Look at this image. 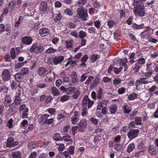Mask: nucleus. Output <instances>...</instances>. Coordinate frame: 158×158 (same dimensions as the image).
Masks as SVG:
<instances>
[{"label":"nucleus","instance_id":"nucleus-1","mask_svg":"<svg viewBox=\"0 0 158 158\" xmlns=\"http://www.w3.org/2000/svg\"><path fill=\"white\" fill-rule=\"evenodd\" d=\"M77 14L74 18L75 22H77L79 19L84 21L87 20L88 15L87 13V10L86 9H84L83 7L77 9Z\"/></svg>","mask_w":158,"mask_h":158},{"label":"nucleus","instance_id":"nucleus-2","mask_svg":"<svg viewBox=\"0 0 158 158\" xmlns=\"http://www.w3.org/2000/svg\"><path fill=\"white\" fill-rule=\"evenodd\" d=\"M44 49L43 46L39 44L34 43L32 45L29 50L31 53L39 54L42 52Z\"/></svg>","mask_w":158,"mask_h":158},{"label":"nucleus","instance_id":"nucleus-3","mask_svg":"<svg viewBox=\"0 0 158 158\" xmlns=\"http://www.w3.org/2000/svg\"><path fill=\"white\" fill-rule=\"evenodd\" d=\"M11 76V74L9 70L4 69L2 70L1 73V77L3 81L6 82L10 80Z\"/></svg>","mask_w":158,"mask_h":158},{"label":"nucleus","instance_id":"nucleus-4","mask_svg":"<svg viewBox=\"0 0 158 158\" xmlns=\"http://www.w3.org/2000/svg\"><path fill=\"white\" fill-rule=\"evenodd\" d=\"M143 7L142 5L135 6L133 11L135 14H138L141 17L144 16L145 15V10Z\"/></svg>","mask_w":158,"mask_h":158},{"label":"nucleus","instance_id":"nucleus-5","mask_svg":"<svg viewBox=\"0 0 158 158\" xmlns=\"http://www.w3.org/2000/svg\"><path fill=\"white\" fill-rule=\"evenodd\" d=\"M19 142L18 141H14V138L13 137H9L7 139L6 147V148H11L18 145Z\"/></svg>","mask_w":158,"mask_h":158},{"label":"nucleus","instance_id":"nucleus-6","mask_svg":"<svg viewBox=\"0 0 158 158\" xmlns=\"http://www.w3.org/2000/svg\"><path fill=\"white\" fill-rule=\"evenodd\" d=\"M87 123L85 119H81L80 122L77 125L78 127V131L81 132H85L86 129Z\"/></svg>","mask_w":158,"mask_h":158},{"label":"nucleus","instance_id":"nucleus-7","mask_svg":"<svg viewBox=\"0 0 158 158\" xmlns=\"http://www.w3.org/2000/svg\"><path fill=\"white\" fill-rule=\"evenodd\" d=\"M139 132V130L138 129H131L127 134L128 137L130 140H132L138 136Z\"/></svg>","mask_w":158,"mask_h":158},{"label":"nucleus","instance_id":"nucleus-8","mask_svg":"<svg viewBox=\"0 0 158 158\" xmlns=\"http://www.w3.org/2000/svg\"><path fill=\"white\" fill-rule=\"evenodd\" d=\"M33 41L32 38L29 36H25L21 39V42L23 44L26 45H30Z\"/></svg>","mask_w":158,"mask_h":158},{"label":"nucleus","instance_id":"nucleus-9","mask_svg":"<svg viewBox=\"0 0 158 158\" xmlns=\"http://www.w3.org/2000/svg\"><path fill=\"white\" fill-rule=\"evenodd\" d=\"M52 59L54 65H57L59 64H61L63 61L64 58L63 56H60L52 57Z\"/></svg>","mask_w":158,"mask_h":158},{"label":"nucleus","instance_id":"nucleus-10","mask_svg":"<svg viewBox=\"0 0 158 158\" xmlns=\"http://www.w3.org/2000/svg\"><path fill=\"white\" fill-rule=\"evenodd\" d=\"M50 8L46 2L43 1L41 2L40 5V10L41 11L44 12H47L50 10Z\"/></svg>","mask_w":158,"mask_h":158},{"label":"nucleus","instance_id":"nucleus-11","mask_svg":"<svg viewBox=\"0 0 158 158\" xmlns=\"http://www.w3.org/2000/svg\"><path fill=\"white\" fill-rule=\"evenodd\" d=\"M108 102L109 101L107 100H104L102 99H99V103L97 107V110L101 109V108L104 105L106 106Z\"/></svg>","mask_w":158,"mask_h":158},{"label":"nucleus","instance_id":"nucleus-12","mask_svg":"<svg viewBox=\"0 0 158 158\" xmlns=\"http://www.w3.org/2000/svg\"><path fill=\"white\" fill-rule=\"evenodd\" d=\"M155 66V65L152 64L151 61L148 62L146 65V71H149L153 73Z\"/></svg>","mask_w":158,"mask_h":158},{"label":"nucleus","instance_id":"nucleus-13","mask_svg":"<svg viewBox=\"0 0 158 158\" xmlns=\"http://www.w3.org/2000/svg\"><path fill=\"white\" fill-rule=\"evenodd\" d=\"M49 30L48 28H43L40 29L39 30V34L42 37H44L49 33Z\"/></svg>","mask_w":158,"mask_h":158},{"label":"nucleus","instance_id":"nucleus-14","mask_svg":"<svg viewBox=\"0 0 158 158\" xmlns=\"http://www.w3.org/2000/svg\"><path fill=\"white\" fill-rule=\"evenodd\" d=\"M103 137L99 135H97L94 138L93 140V142L95 145H98L99 146L101 144V141L103 139Z\"/></svg>","mask_w":158,"mask_h":158},{"label":"nucleus","instance_id":"nucleus-15","mask_svg":"<svg viewBox=\"0 0 158 158\" xmlns=\"http://www.w3.org/2000/svg\"><path fill=\"white\" fill-rule=\"evenodd\" d=\"M47 70L46 69V68L44 67H39L37 71L38 74L42 77H44L46 74V72Z\"/></svg>","mask_w":158,"mask_h":158},{"label":"nucleus","instance_id":"nucleus-16","mask_svg":"<svg viewBox=\"0 0 158 158\" xmlns=\"http://www.w3.org/2000/svg\"><path fill=\"white\" fill-rule=\"evenodd\" d=\"M12 100L10 95H8L6 96L4 102L5 106L6 107L10 106V104Z\"/></svg>","mask_w":158,"mask_h":158},{"label":"nucleus","instance_id":"nucleus-17","mask_svg":"<svg viewBox=\"0 0 158 158\" xmlns=\"http://www.w3.org/2000/svg\"><path fill=\"white\" fill-rule=\"evenodd\" d=\"M49 115L47 114H45L40 117L38 119V122L40 124H41L44 121H46L47 119H48L49 117Z\"/></svg>","mask_w":158,"mask_h":158},{"label":"nucleus","instance_id":"nucleus-18","mask_svg":"<svg viewBox=\"0 0 158 158\" xmlns=\"http://www.w3.org/2000/svg\"><path fill=\"white\" fill-rule=\"evenodd\" d=\"M27 146L29 149H31L36 148L37 147H38V146H37L36 142L33 141L29 143Z\"/></svg>","mask_w":158,"mask_h":158},{"label":"nucleus","instance_id":"nucleus-19","mask_svg":"<svg viewBox=\"0 0 158 158\" xmlns=\"http://www.w3.org/2000/svg\"><path fill=\"white\" fill-rule=\"evenodd\" d=\"M12 156L13 158H21L22 154L19 151L12 152Z\"/></svg>","mask_w":158,"mask_h":158},{"label":"nucleus","instance_id":"nucleus-20","mask_svg":"<svg viewBox=\"0 0 158 158\" xmlns=\"http://www.w3.org/2000/svg\"><path fill=\"white\" fill-rule=\"evenodd\" d=\"M110 110V114H114L117 111V108L116 104H112L111 105L109 108Z\"/></svg>","mask_w":158,"mask_h":158},{"label":"nucleus","instance_id":"nucleus-21","mask_svg":"<svg viewBox=\"0 0 158 158\" xmlns=\"http://www.w3.org/2000/svg\"><path fill=\"white\" fill-rule=\"evenodd\" d=\"M99 78L98 77L96 78L94 82H93L91 85H90L89 88L91 89H93L94 88L97 87V85L99 82Z\"/></svg>","mask_w":158,"mask_h":158},{"label":"nucleus","instance_id":"nucleus-22","mask_svg":"<svg viewBox=\"0 0 158 158\" xmlns=\"http://www.w3.org/2000/svg\"><path fill=\"white\" fill-rule=\"evenodd\" d=\"M156 149L155 148V147L154 145H150L149 146L148 150L149 152L151 155L152 154H156Z\"/></svg>","mask_w":158,"mask_h":158},{"label":"nucleus","instance_id":"nucleus-23","mask_svg":"<svg viewBox=\"0 0 158 158\" xmlns=\"http://www.w3.org/2000/svg\"><path fill=\"white\" fill-rule=\"evenodd\" d=\"M137 148L138 149L144 152L147 149V147L144 146V144L143 142L139 144L137 146Z\"/></svg>","mask_w":158,"mask_h":158},{"label":"nucleus","instance_id":"nucleus-24","mask_svg":"<svg viewBox=\"0 0 158 158\" xmlns=\"http://www.w3.org/2000/svg\"><path fill=\"white\" fill-rule=\"evenodd\" d=\"M23 76L22 75L21 73H18L15 74V78L16 80L18 81H20L21 80L23 79Z\"/></svg>","mask_w":158,"mask_h":158},{"label":"nucleus","instance_id":"nucleus-25","mask_svg":"<svg viewBox=\"0 0 158 158\" xmlns=\"http://www.w3.org/2000/svg\"><path fill=\"white\" fill-rule=\"evenodd\" d=\"M77 88L76 87L67 88L66 90V94H71Z\"/></svg>","mask_w":158,"mask_h":158},{"label":"nucleus","instance_id":"nucleus-26","mask_svg":"<svg viewBox=\"0 0 158 158\" xmlns=\"http://www.w3.org/2000/svg\"><path fill=\"white\" fill-rule=\"evenodd\" d=\"M88 96L87 95L85 96L83 98L82 104V106L83 107L86 108L88 104Z\"/></svg>","mask_w":158,"mask_h":158},{"label":"nucleus","instance_id":"nucleus-27","mask_svg":"<svg viewBox=\"0 0 158 158\" xmlns=\"http://www.w3.org/2000/svg\"><path fill=\"white\" fill-rule=\"evenodd\" d=\"M29 72V69L27 68H23L21 70V73L23 76L26 74H28Z\"/></svg>","mask_w":158,"mask_h":158},{"label":"nucleus","instance_id":"nucleus-28","mask_svg":"<svg viewBox=\"0 0 158 158\" xmlns=\"http://www.w3.org/2000/svg\"><path fill=\"white\" fill-rule=\"evenodd\" d=\"M135 148V144L134 143H130L128 145L127 149V152L128 153H130Z\"/></svg>","mask_w":158,"mask_h":158},{"label":"nucleus","instance_id":"nucleus-29","mask_svg":"<svg viewBox=\"0 0 158 158\" xmlns=\"http://www.w3.org/2000/svg\"><path fill=\"white\" fill-rule=\"evenodd\" d=\"M52 93L54 96H57L60 95V93L56 87H52Z\"/></svg>","mask_w":158,"mask_h":158},{"label":"nucleus","instance_id":"nucleus-30","mask_svg":"<svg viewBox=\"0 0 158 158\" xmlns=\"http://www.w3.org/2000/svg\"><path fill=\"white\" fill-rule=\"evenodd\" d=\"M135 122L137 125H141L142 124V118L139 117H136L135 119Z\"/></svg>","mask_w":158,"mask_h":158},{"label":"nucleus","instance_id":"nucleus-31","mask_svg":"<svg viewBox=\"0 0 158 158\" xmlns=\"http://www.w3.org/2000/svg\"><path fill=\"white\" fill-rule=\"evenodd\" d=\"M103 90L101 87H99L98 91L97 92V98L99 99H102V93Z\"/></svg>","mask_w":158,"mask_h":158},{"label":"nucleus","instance_id":"nucleus-32","mask_svg":"<svg viewBox=\"0 0 158 158\" xmlns=\"http://www.w3.org/2000/svg\"><path fill=\"white\" fill-rule=\"evenodd\" d=\"M54 139L55 141H62L63 139L61 138L59 134L56 133L54 135Z\"/></svg>","mask_w":158,"mask_h":158},{"label":"nucleus","instance_id":"nucleus-33","mask_svg":"<svg viewBox=\"0 0 158 158\" xmlns=\"http://www.w3.org/2000/svg\"><path fill=\"white\" fill-rule=\"evenodd\" d=\"M141 67V66H140L139 63H136L134 65L133 70L135 73H138L139 71V68Z\"/></svg>","mask_w":158,"mask_h":158},{"label":"nucleus","instance_id":"nucleus-34","mask_svg":"<svg viewBox=\"0 0 158 158\" xmlns=\"http://www.w3.org/2000/svg\"><path fill=\"white\" fill-rule=\"evenodd\" d=\"M64 13L69 16H71L73 15V11L70 9L67 8L65 9L64 10Z\"/></svg>","mask_w":158,"mask_h":158},{"label":"nucleus","instance_id":"nucleus-35","mask_svg":"<svg viewBox=\"0 0 158 158\" xmlns=\"http://www.w3.org/2000/svg\"><path fill=\"white\" fill-rule=\"evenodd\" d=\"M137 98V94L135 93H133L132 94L129 95L127 98L129 100H132L135 99Z\"/></svg>","mask_w":158,"mask_h":158},{"label":"nucleus","instance_id":"nucleus-36","mask_svg":"<svg viewBox=\"0 0 158 158\" xmlns=\"http://www.w3.org/2000/svg\"><path fill=\"white\" fill-rule=\"evenodd\" d=\"M114 148L116 151L118 152H121L122 151V147L119 143H116L114 145Z\"/></svg>","mask_w":158,"mask_h":158},{"label":"nucleus","instance_id":"nucleus-37","mask_svg":"<svg viewBox=\"0 0 158 158\" xmlns=\"http://www.w3.org/2000/svg\"><path fill=\"white\" fill-rule=\"evenodd\" d=\"M86 34H87L85 32L81 30L79 32L78 36L80 38L83 39L86 36Z\"/></svg>","mask_w":158,"mask_h":158},{"label":"nucleus","instance_id":"nucleus-38","mask_svg":"<svg viewBox=\"0 0 158 158\" xmlns=\"http://www.w3.org/2000/svg\"><path fill=\"white\" fill-rule=\"evenodd\" d=\"M123 111L124 113L127 114L131 111V110L129 106L126 105L123 107Z\"/></svg>","mask_w":158,"mask_h":158},{"label":"nucleus","instance_id":"nucleus-39","mask_svg":"<svg viewBox=\"0 0 158 158\" xmlns=\"http://www.w3.org/2000/svg\"><path fill=\"white\" fill-rule=\"evenodd\" d=\"M99 58V55L97 54L93 55H92L90 58V59L91 60V62L93 63H94L95 61Z\"/></svg>","mask_w":158,"mask_h":158},{"label":"nucleus","instance_id":"nucleus-40","mask_svg":"<svg viewBox=\"0 0 158 158\" xmlns=\"http://www.w3.org/2000/svg\"><path fill=\"white\" fill-rule=\"evenodd\" d=\"M10 54L11 57L13 60L16 57V53L14 48H13L11 49L10 51Z\"/></svg>","mask_w":158,"mask_h":158},{"label":"nucleus","instance_id":"nucleus-41","mask_svg":"<svg viewBox=\"0 0 158 158\" xmlns=\"http://www.w3.org/2000/svg\"><path fill=\"white\" fill-rule=\"evenodd\" d=\"M56 50L52 47H50L46 50L45 52L47 53H52L55 52Z\"/></svg>","mask_w":158,"mask_h":158},{"label":"nucleus","instance_id":"nucleus-42","mask_svg":"<svg viewBox=\"0 0 158 158\" xmlns=\"http://www.w3.org/2000/svg\"><path fill=\"white\" fill-rule=\"evenodd\" d=\"M114 38L116 40H118V38L120 36V32L119 30H116L114 31Z\"/></svg>","mask_w":158,"mask_h":158},{"label":"nucleus","instance_id":"nucleus-43","mask_svg":"<svg viewBox=\"0 0 158 158\" xmlns=\"http://www.w3.org/2000/svg\"><path fill=\"white\" fill-rule=\"evenodd\" d=\"M67 26L68 28L70 29H74L76 27V25L75 24L70 22H69L68 23Z\"/></svg>","mask_w":158,"mask_h":158},{"label":"nucleus","instance_id":"nucleus-44","mask_svg":"<svg viewBox=\"0 0 158 158\" xmlns=\"http://www.w3.org/2000/svg\"><path fill=\"white\" fill-rule=\"evenodd\" d=\"M87 2V0H79L77 2V4L82 6Z\"/></svg>","mask_w":158,"mask_h":158},{"label":"nucleus","instance_id":"nucleus-45","mask_svg":"<svg viewBox=\"0 0 158 158\" xmlns=\"http://www.w3.org/2000/svg\"><path fill=\"white\" fill-rule=\"evenodd\" d=\"M62 18V16L60 13H58L56 14L55 18L54 19V20L55 22L57 21H60Z\"/></svg>","mask_w":158,"mask_h":158},{"label":"nucleus","instance_id":"nucleus-46","mask_svg":"<svg viewBox=\"0 0 158 158\" xmlns=\"http://www.w3.org/2000/svg\"><path fill=\"white\" fill-rule=\"evenodd\" d=\"M143 25L141 24L140 25H138L136 23H134L132 26L133 28L134 29H141L143 27Z\"/></svg>","mask_w":158,"mask_h":158},{"label":"nucleus","instance_id":"nucleus-47","mask_svg":"<svg viewBox=\"0 0 158 158\" xmlns=\"http://www.w3.org/2000/svg\"><path fill=\"white\" fill-rule=\"evenodd\" d=\"M136 82L139 83H141L143 84H146L149 82L148 80H145L143 78H141L139 80L136 81Z\"/></svg>","mask_w":158,"mask_h":158},{"label":"nucleus","instance_id":"nucleus-48","mask_svg":"<svg viewBox=\"0 0 158 158\" xmlns=\"http://www.w3.org/2000/svg\"><path fill=\"white\" fill-rule=\"evenodd\" d=\"M80 93V92L79 90H77L76 91L74 92L72 96L73 97L74 99L77 98L79 96Z\"/></svg>","mask_w":158,"mask_h":158},{"label":"nucleus","instance_id":"nucleus-49","mask_svg":"<svg viewBox=\"0 0 158 158\" xmlns=\"http://www.w3.org/2000/svg\"><path fill=\"white\" fill-rule=\"evenodd\" d=\"M89 120L92 123L95 125L97 124L98 122V119L94 118L93 117L90 118Z\"/></svg>","mask_w":158,"mask_h":158},{"label":"nucleus","instance_id":"nucleus-50","mask_svg":"<svg viewBox=\"0 0 158 158\" xmlns=\"http://www.w3.org/2000/svg\"><path fill=\"white\" fill-rule=\"evenodd\" d=\"M13 123V120L12 118H11L9 121L7 122L6 126H8L9 128H11L12 127V124Z\"/></svg>","mask_w":158,"mask_h":158},{"label":"nucleus","instance_id":"nucleus-51","mask_svg":"<svg viewBox=\"0 0 158 158\" xmlns=\"http://www.w3.org/2000/svg\"><path fill=\"white\" fill-rule=\"evenodd\" d=\"M114 22L113 20H109L107 22V24L110 28H112L114 24Z\"/></svg>","mask_w":158,"mask_h":158},{"label":"nucleus","instance_id":"nucleus-52","mask_svg":"<svg viewBox=\"0 0 158 158\" xmlns=\"http://www.w3.org/2000/svg\"><path fill=\"white\" fill-rule=\"evenodd\" d=\"M24 65V63L22 62H19L15 66V69H17L19 68H21Z\"/></svg>","mask_w":158,"mask_h":158},{"label":"nucleus","instance_id":"nucleus-53","mask_svg":"<svg viewBox=\"0 0 158 158\" xmlns=\"http://www.w3.org/2000/svg\"><path fill=\"white\" fill-rule=\"evenodd\" d=\"M69 99V96L66 95H64L62 96L60 98V100L62 102H64Z\"/></svg>","mask_w":158,"mask_h":158},{"label":"nucleus","instance_id":"nucleus-54","mask_svg":"<svg viewBox=\"0 0 158 158\" xmlns=\"http://www.w3.org/2000/svg\"><path fill=\"white\" fill-rule=\"evenodd\" d=\"M77 129H78L77 126H73L72 127L71 131L73 135H74L75 134L77 133Z\"/></svg>","mask_w":158,"mask_h":158},{"label":"nucleus","instance_id":"nucleus-55","mask_svg":"<svg viewBox=\"0 0 158 158\" xmlns=\"http://www.w3.org/2000/svg\"><path fill=\"white\" fill-rule=\"evenodd\" d=\"M123 68L121 67L120 68L118 69L117 68L114 67V71L115 74H118L122 70Z\"/></svg>","mask_w":158,"mask_h":158},{"label":"nucleus","instance_id":"nucleus-56","mask_svg":"<svg viewBox=\"0 0 158 158\" xmlns=\"http://www.w3.org/2000/svg\"><path fill=\"white\" fill-rule=\"evenodd\" d=\"M53 122V119L52 118H51L50 119H47L46 121H44L43 124H50L52 123Z\"/></svg>","mask_w":158,"mask_h":158},{"label":"nucleus","instance_id":"nucleus-57","mask_svg":"<svg viewBox=\"0 0 158 158\" xmlns=\"http://www.w3.org/2000/svg\"><path fill=\"white\" fill-rule=\"evenodd\" d=\"M135 123L134 121L131 122L128 125V128H129L133 127H135Z\"/></svg>","mask_w":158,"mask_h":158},{"label":"nucleus","instance_id":"nucleus-58","mask_svg":"<svg viewBox=\"0 0 158 158\" xmlns=\"http://www.w3.org/2000/svg\"><path fill=\"white\" fill-rule=\"evenodd\" d=\"M10 85L12 89L13 90L16 88V83L15 81H12Z\"/></svg>","mask_w":158,"mask_h":158},{"label":"nucleus","instance_id":"nucleus-59","mask_svg":"<svg viewBox=\"0 0 158 158\" xmlns=\"http://www.w3.org/2000/svg\"><path fill=\"white\" fill-rule=\"evenodd\" d=\"M74 147L73 146H71L67 151L71 155H73L74 153Z\"/></svg>","mask_w":158,"mask_h":158},{"label":"nucleus","instance_id":"nucleus-60","mask_svg":"<svg viewBox=\"0 0 158 158\" xmlns=\"http://www.w3.org/2000/svg\"><path fill=\"white\" fill-rule=\"evenodd\" d=\"M22 102V99L20 98H17V97H15V99L14 101V102L15 103H16L17 104H18L19 105H20V103Z\"/></svg>","mask_w":158,"mask_h":158},{"label":"nucleus","instance_id":"nucleus-61","mask_svg":"<svg viewBox=\"0 0 158 158\" xmlns=\"http://www.w3.org/2000/svg\"><path fill=\"white\" fill-rule=\"evenodd\" d=\"M111 80V78H108L107 77H105L103 78L102 81L103 82L106 83L110 82Z\"/></svg>","mask_w":158,"mask_h":158},{"label":"nucleus","instance_id":"nucleus-62","mask_svg":"<svg viewBox=\"0 0 158 158\" xmlns=\"http://www.w3.org/2000/svg\"><path fill=\"white\" fill-rule=\"evenodd\" d=\"M145 60L143 58H141L139 59L138 60V62L137 63H139V64H142L145 63Z\"/></svg>","mask_w":158,"mask_h":158},{"label":"nucleus","instance_id":"nucleus-63","mask_svg":"<svg viewBox=\"0 0 158 158\" xmlns=\"http://www.w3.org/2000/svg\"><path fill=\"white\" fill-rule=\"evenodd\" d=\"M4 58L6 62L11 61L10 56L9 54H7L5 55L4 57Z\"/></svg>","mask_w":158,"mask_h":158},{"label":"nucleus","instance_id":"nucleus-64","mask_svg":"<svg viewBox=\"0 0 158 158\" xmlns=\"http://www.w3.org/2000/svg\"><path fill=\"white\" fill-rule=\"evenodd\" d=\"M66 157L67 158H71V156H69V152L67 151H65L64 152L61 153Z\"/></svg>","mask_w":158,"mask_h":158}]
</instances>
